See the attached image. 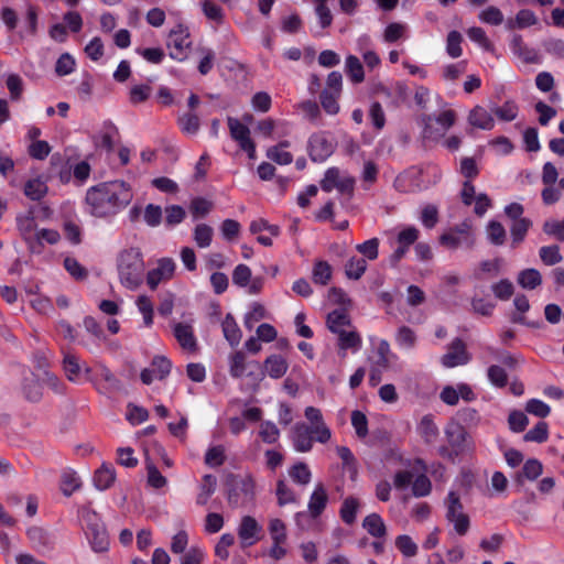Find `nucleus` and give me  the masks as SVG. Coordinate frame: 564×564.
<instances>
[{"instance_id": "obj_1", "label": "nucleus", "mask_w": 564, "mask_h": 564, "mask_svg": "<svg viewBox=\"0 0 564 564\" xmlns=\"http://www.w3.org/2000/svg\"><path fill=\"white\" fill-rule=\"evenodd\" d=\"M130 185L123 181L102 182L87 189L86 212L96 218L109 219L123 210L132 200Z\"/></svg>"}, {"instance_id": "obj_2", "label": "nucleus", "mask_w": 564, "mask_h": 564, "mask_svg": "<svg viewBox=\"0 0 564 564\" xmlns=\"http://www.w3.org/2000/svg\"><path fill=\"white\" fill-rule=\"evenodd\" d=\"M120 282L127 289L135 290L143 281L144 262L138 248L123 250L118 259Z\"/></svg>"}, {"instance_id": "obj_3", "label": "nucleus", "mask_w": 564, "mask_h": 564, "mask_svg": "<svg viewBox=\"0 0 564 564\" xmlns=\"http://www.w3.org/2000/svg\"><path fill=\"white\" fill-rule=\"evenodd\" d=\"M80 514L86 525V535L91 549L95 552H106L109 547V539L99 516L88 508H84Z\"/></svg>"}, {"instance_id": "obj_4", "label": "nucleus", "mask_w": 564, "mask_h": 564, "mask_svg": "<svg viewBox=\"0 0 564 564\" xmlns=\"http://www.w3.org/2000/svg\"><path fill=\"white\" fill-rule=\"evenodd\" d=\"M355 177L348 172L341 171L338 167H329L325 171L324 177L321 181V188L326 193L336 189L341 195L351 196L355 188Z\"/></svg>"}, {"instance_id": "obj_5", "label": "nucleus", "mask_w": 564, "mask_h": 564, "mask_svg": "<svg viewBox=\"0 0 564 564\" xmlns=\"http://www.w3.org/2000/svg\"><path fill=\"white\" fill-rule=\"evenodd\" d=\"M254 480L250 475H238L231 478L228 501L232 507L251 502L256 495Z\"/></svg>"}, {"instance_id": "obj_6", "label": "nucleus", "mask_w": 564, "mask_h": 564, "mask_svg": "<svg viewBox=\"0 0 564 564\" xmlns=\"http://www.w3.org/2000/svg\"><path fill=\"white\" fill-rule=\"evenodd\" d=\"M456 115L453 110H444L437 116H425L423 118V135L426 139L437 140L453 127Z\"/></svg>"}, {"instance_id": "obj_7", "label": "nucleus", "mask_w": 564, "mask_h": 564, "mask_svg": "<svg viewBox=\"0 0 564 564\" xmlns=\"http://www.w3.org/2000/svg\"><path fill=\"white\" fill-rule=\"evenodd\" d=\"M446 519L454 525V530L459 535H465L469 529V517L464 512L463 505L458 495L449 491L446 498Z\"/></svg>"}, {"instance_id": "obj_8", "label": "nucleus", "mask_w": 564, "mask_h": 564, "mask_svg": "<svg viewBox=\"0 0 564 564\" xmlns=\"http://www.w3.org/2000/svg\"><path fill=\"white\" fill-rule=\"evenodd\" d=\"M191 44L189 32L184 25L178 24L170 31L166 45L171 58L178 62L184 61L187 57Z\"/></svg>"}, {"instance_id": "obj_9", "label": "nucleus", "mask_w": 564, "mask_h": 564, "mask_svg": "<svg viewBox=\"0 0 564 564\" xmlns=\"http://www.w3.org/2000/svg\"><path fill=\"white\" fill-rule=\"evenodd\" d=\"M62 366L67 379L72 382H80L83 376L86 380H93V369L83 365L79 357L69 350L63 351Z\"/></svg>"}, {"instance_id": "obj_10", "label": "nucleus", "mask_w": 564, "mask_h": 564, "mask_svg": "<svg viewBox=\"0 0 564 564\" xmlns=\"http://www.w3.org/2000/svg\"><path fill=\"white\" fill-rule=\"evenodd\" d=\"M335 149L333 138L325 132L314 133L308 140V153L314 162H324Z\"/></svg>"}, {"instance_id": "obj_11", "label": "nucleus", "mask_w": 564, "mask_h": 564, "mask_svg": "<svg viewBox=\"0 0 564 564\" xmlns=\"http://www.w3.org/2000/svg\"><path fill=\"white\" fill-rule=\"evenodd\" d=\"M232 282L239 288H247L249 294H258L263 286L260 276L252 278L251 270L246 264H238L232 271Z\"/></svg>"}, {"instance_id": "obj_12", "label": "nucleus", "mask_w": 564, "mask_h": 564, "mask_svg": "<svg viewBox=\"0 0 564 564\" xmlns=\"http://www.w3.org/2000/svg\"><path fill=\"white\" fill-rule=\"evenodd\" d=\"M238 536L242 547L251 546L259 541L262 527L251 516H243L238 525Z\"/></svg>"}, {"instance_id": "obj_13", "label": "nucleus", "mask_w": 564, "mask_h": 564, "mask_svg": "<svg viewBox=\"0 0 564 564\" xmlns=\"http://www.w3.org/2000/svg\"><path fill=\"white\" fill-rule=\"evenodd\" d=\"M384 460L391 466L411 468L413 471H426V465L423 459L408 457L399 448H390L384 455Z\"/></svg>"}, {"instance_id": "obj_14", "label": "nucleus", "mask_w": 564, "mask_h": 564, "mask_svg": "<svg viewBox=\"0 0 564 564\" xmlns=\"http://www.w3.org/2000/svg\"><path fill=\"white\" fill-rule=\"evenodd\" d=\"M174 260L171 258H162L158 261L156 268L148 272L147 283L151 290H155L161 282L170 280L174 275Z\"/></svg>"}, {"instance_id": "obj_15", "label": "nucleus", "mask_w": 564, "mask_h": 564, "mask_svg": "<svg viewBox=\"0 0 564 564\" xmlns=\"http://www.w3.org/2000/svg\"><path fill=\"white\" fill-rule=\"evenodd\" d=\"M315 440L314 429L305 423H296L292 429L293 447L299 453L310 452Z\"/></svg>"}, {"instance_id": "obj_16", "label": "nucleus", "mask_w": 564, "mask_h": 564, "mask_svg": "<svg viewBox=\"0 0 564 564\" xmlns=\"http://www.w3.org/2000/svg\"><path fill=\"white\" fill-rule=\"evenodd\" d=\"M469 361V355L462 339L456 338L452 341L448 350L443 355L441 362L445 368H454L466 365Z\"/></svg>"}, {"instance_id": "obj_17", "label": "nucleus", "mask_w": 564, "mask_h": 564, "mask_svg": "<svg viewBox=\"0 0 564 564\" xmlns=\"http://www.w3.org/2000/svg\"><path fill=\"white\" fill-rule=\"evenodd\" d=\"M336 335L339 355L341 357H345L348 350H350L352 354H356L360 350L362 344L361 337L352 326Z\"/></svg>"}, {"instance_id": "obj_18", "label": "nucleus", "mask_w": 564, "mask_h": 564, "mask_svg": "<svg viewBox=\"0 0 564 564\" xmlns=\"http://www.w3.org/2000/svg\"><path fill=\"white\" fill-rule=\"evenodd\" d=\"M90 381L94 382L100 391L119 388V380L102 362H96L95 372L93 371V380Z\"/></svg>"}, {"instance_id": "obj_19", "label": "nucleus", "mask_w": 564, "mask_h": 564, "mask_svg": "<svg viewBox=\"0 0 564 564\" xmlns=\"http://www.w3.org/2000/svg\"><path fill=\"white\" fill-rule=\"evenodd\" d=\"M305 417L311 422L310 427L314 429L315 441L326 443L329 441L330 430L323 422L322 413L317 408L307 406L305 409Z\"/></svg>"}, {"instance_id": "obj_20", "label": "nucleus", "mask_w": 564, "mask_h": 564, "mask_svg": "<svg viewBox=\"0 0 564 564\" xmlns=\"http://www.w3.org/2000/svg\"><path fill=\"white\" fill-rule=\"evenodd\" d=\"M42 388L41 378L30 370L23 369L22 392L24 397L29 401L37 402L42 398Z\"/></svg>"}, {"instance_id": "obj_21", "label": "nucleus", "mask_w": 564, "mask_h": 564, "mask_svg": "<svg viewBox=\"0 0 564 564\" xmlns=\"http://www.w3.org/2000/svg\"><path fill=\"white\" fill-rule=\"evenodd\" d=\"M17 228L24 239V241L33 248L34 238L36 234V221L35 217L31 212L25 214H19L15 218Z\"/></svg>"}, {"instance_id": "obj_22", "label": "nucleus", "mask_w": 564, "mask_h": 564, "mask_svg": "<svg viewBox=\"0 0 564 564\" xmlns=\"http://www.w3.org/2000/svg\"><path fill=\"white\" fill-rule=\"evenodd\" d=\"M173 333L177 343L184 350L191 352L196 350L197 341L191 325L185 323H176L173 327Z\"/></svg>"}, {"instance_id": "obj_23", "label": "nucleus", "mask_w": 564, "mask_h": 564, "mask_svg": "<svg viewBox=\"0 0 564 564\" xmlns=\"http://www.w3.org/2000/svg\"><path fill=\"white\" fill-rule=\"evenodd\" d=\"M397 355L390 349V345L386 339H379L376 344V359L372 365L379 371H384L390 368L393 360H397Z\"/></svg>"}, {"instance_id": "obj_24", "label": "nucleus", "mask_w": 564, "mask_h": 564, "mask_svg": "<svg viewBox=\"0 0 564 564\" xmlns=\"http://www.w3.org/2000/svg\"><path fill=\"white\" fill-rule=\"evenodd\" d=\"M445 437L454 453L458 454L463 449L466 431L459 423L449 422L445 427Z\"/></svg>"}, {"instance_id": "obj_25", "label": "nucleus", "mask_w": 564, "mask_h": 564, "mask_svg": "<svg viewBox=\"0 0 564 564\" xmlns=\"http://www.w3.org/2000/svg\"><path fill=\"white\" fill-rule=\"evenodd\" d=\"M227 124L231 139L238 143L239 148H242L250 141H253L250 135V129L237 118L228 117Z\"/></svg>"}, {"instance_id": "obj_26", "label": "nucleus", "mask_w": 564, "mask_h": 564, "mask_svg": "<svg viewBox=\"0 0 564 564\" xmlns=\"http://www.w3.org/2000/svg\"><path fill=\"white\" fill-rule=\"evenodd\" d=\"M47 191L46 181L42 176L28 180L23 188L24 195L34 202L41 200L47 194Z\"/></svg>"}, {"instance_id": "obj_27", "label": "nucleus", "mask_w": 564, "mask_h": 564, "mask_svg": "<svg viewBox=\"0 0 564 564\" xmlns=\"http://www.w3.org/2000/svg\"><path fill=\"white\" fill-rule=\"evenodd\" d=\"M28 536L37 550H50L54 544L53 535L41 527H32L28 530Z\"/></svg>"}, {"instance_id": "obj_28", "label": "nucleus", "mask_w": 564, "mask_h": 564, "mask_svg": "<svg viewBox=\"0 0 564 564\" xmlns=\"http://www.w3.org/2000/svg\"><path fill=\"white\" fill-rule=\"evenodd\" d=\"M263 366L267 375L272 379L282 378L289 369L288 361L280 355L269 356Z\"/></svg>"}, {"instance_id": "obj_29", "label": "nucleus", "mask_w": 564, "mask_h": 564, "mask_svg": "<svg viewBox=\"0 0 564 564\" xmlns=\"http://www.w3.org/2000/svg\"><path fill=\"white\" fill-rule=\"evenodd\" d=\"M468 121L473 127L491 130L495 126V120L490 112L480 106H476L468 116Z\"/></svg>"}, {"instance_id": "obj_30", "label": "nucleus", "mask_w": 564, "mask_h": 564, "mask_svg": "<svg viewBox=\"0 0 564 564\" xmlns=\"http://www.w3.org/2000/svg\"><path fill=\"white\" fill-rule=\"evenodd\" d=\"M362 528L375 539H383L387 534V527L378 513L368 514L362 521Z\"/></svg>"}, {"instance_id": "obj_31", "label": "nucleus", "mask_w": 564, "mask_h": 564, "mask_svg": "<svg viewBox=\"0 0 564 564\" xmlns=\"http://www.w3.org/2000/svg\"><path fill=\"white\" fill-rule=\"evenodd\" d=\"M290 147L289 141H282L267 150V158L276 164L288 165L293 161V155L286 150Z\"/></svg>"}, {"instance_id": "obj_32", "label": "nucleus", "mask_w": 564, "mask_h": 564, "mask_svg": "<svg viewBox=\"0 0 564 564\" xmlns=\"http://www.w3.org/2000/svg\"><path fill=\"white\" fill-rule=\"evenodd\" d=\"M327 494L322 484H318L312 492L308 501V510L312 517H318L326 507Z\"/></svg>"}, {"instance_id": "obj_33", "label": "nucleus", "mask_w": 564, "mask_h": 564, "mask_svg": "<svg viewBox=\"0 0 564 564\" xmlns=\"http://www.w3.org/2000/svg\"><path fill=\"white\" fill-rule=\"evenodd\" d=\"M539 19L535 13L530 9H521L516 14L514 19L507 21V28L512 29H527L538 23Z\"/></svg>"}, {"instance_id": "obj_34", "label": "nucleus", "mask_w": 564, "mask_h": 564, "mask_svg": "<svg viewBox=\"0 0 564 564\" xmlns=\"http://www.w3.org/2000/svg\"><path fill=\"white\" fill-rule=\"evenodd\" d=\"M115 469L111 465L102 464L94 475V485L98 490L108 489L115 481Z\"/></svg>"}, {"instance_id": "obj_35", "label": "nucleus", "mask_w": 564, "mask_h": 564, "mask_svg": "<svg viewBox=\"0 0 564 564\" xmlns=\"http://www.w3.org/2000/svg\"><path fill=\"white\" fill-rule=\"evenodd\" d=\"M221 328L224 337L229 345L231 347L238 346L241 339V330L231 314L226 315L221 323Z\"/></svg>"}, {"instance_id": "obj_36", "label": "nucleus", "mask_w": 564, "mask_h": 564, "mask_svg": "<svg viewBox=\"0 0 564 564\" xmlns=\"http://www.w3.org/2000/svg\"><path fill=\"white\" fill-rule=\"evenodd\" d=\"M517 282L524 290H534L542 284V275L536 269H524L518 273Z\"/></svg>"}, {"instance_id": "obj_37", "label": "nucleus", "mask_w": 564, "mask_h": 564, "mask_svg": "<svg viewBox=\"0 0 564 564\" xmlns=\"http://www.w3.org/2000/svg\"><path fill=\"white\" fill-rule=\"evenodd\" d=\"M327 326L334 334H338L351 326L348 314L343 310H335L327 316Z\"/></svg>"}, {"instance_id": "obj_38", "label": "nucleus", "mask_w": 564, "mask_h": 564, "mask_svg": "<svg viewBox=\"0 0 564 564\" xmlns=\"http://www.w3.org/2000/svg\"><path fill=\"white\" fill-rule=\"evenodd\" d=\"M417 432L423 437V440L431 444L434 443L438 436V427L434 423L433 416L427 414L424 415L419 425H417Z\"/></svg>"}, {"instance_id": "obj_39", "label": "nucleus", "mask_w": 564, "mask_h": 564, "mask_svg": "<svg viewBox=\"0 0 564 564\" xmlns=\"http://www.w3.org/2000/svg\"><path fill=\"white\" fill-rule=\"evenodd\" d=\"M345 72L350 80L359 84L365 79L364 66L355 55H348L345 59Z\"/></svg>"}, {"instance_id": "obj_40", "label": "nucleus", "mask_w": 564, "mask_h": 564, "mask_svg": "<svg viewBox=\"0 0 564 564\" xmlns=\"http://www.w3.org/2000/svg\"><path fill=\"white\" fill-rule=\"evenodd\" d=\"M360 501L355 497H347L340 507V518L346 524H352L356 521Z\"/></svg>"}, {"instance_id": "obj_41", "label": "nucleus", "mask_w": 564, "mask_h": 564, "mask_svg": "<svg viewBox=\"0 0 564 564\" xmlns=\"http://www.w3.org/2000/svg\"><path fill=\"white\" fill-rule=\"evenodd\" d=\"M379 176V166L376 162L371 160H366L364 162L360 180L362 183V187L365 189H369L377 181Z\"/></svg>"}, {"instance_id": "obj_42", "label": "nucleus", "mask_w": 564, "mask_h": 564, "mask_svg": "<svg viewBox=\"0 0 564 564\" xmlns=\"http://www.w3.org/2000/svg\"><path fill=\"white\" fill-rule=\"evenodd\" d=\"M395 343L400 349L412 350L416 344V334L412 328L401 326L395 333Z\"/></svg>"}, {"instance_id": "obj_43", "label": "nucleus", "mask_w": 564, "mask_h": 564, "mask_svg": "<svg viewBox=\"0 0 564 564\" xmlns=\"http://www.w3.org/2000/svg\"><path fill=\"white\" fill-rule=\"evenodd\" d=\"M367 270V261L364 258L351 257L345 264V274L350 280H359Z\"/></svg>"}, {"instance_id": "obj_44", "label": "nucleus", "mask_w": 564, "mask_h": 564, "mask_svg": "<svg viewBox=\"0 0 564 564\" xmlns=\"http://www.w3.org/2000/svg\"><path fill=\"white\" fill-rule=\"evenodd\" d=\"M216 484H217V481L214 476H212V475L204 476L203 481L199 486V492L196 497L197 505L205 506L208 502L209 498L216 490Z\"/></svg>"}, {"instance_id": "obj_45", "label": "nucleus", "mask_w": 564, "mask_h": 564, "mask_svg": "<svg viewBox=\"0 0 564 564\" xmlns=\"http://www.w3.org/2000/svg\"><path fill=\"white\" fill-rule=\"evenodd\" d=\"M440 242L442 246L455 250L458 248H471L473 245L468 242L467 238H462L459 235H457L455 231L449 229L448 231L444 232L440 237Z\"/></svg>"}, {"instance_id": "obj_46", "label": "nucleus", "mask_w": 564, "mask_h": 564, "mask_svg": "<svg viewBox=\"0 0 564 564\" xmlns=\"http://www.w3.org/2000/svg\"><path fill=\"white\" fill-rule=\"evenodd\" d=\"M267 317V311L265 307L258 303L253 302L250 305L249 311L245 315L243 324L245 327L251 330L254 325L260 322L261 319H264Z\"/></svg>"}, {"instance_id": "obj_47", "label": "nucleus", "mask_w": 564, "mask_h": 564, "mask_svg": "<svg viewBox=\"0 0 564 564\" xmlns=\"http://www.w3.org/2000/svg\"><path fill=\"white\" fill-rule=\"evenodd\" d=\"M289 476L291 479L302 486L310 484L312 479V473L305 463L299 462L289 469Z\"/></svg>"}, {"instance_id": "obj_48", "label": "nucleus", "mask_w": 564, "mask_h": 564, "mask_svg": "<svg viewBox=\"0 0 564 564\" xmlns=\"http://www.w3.org/2000/svg\"><path fill=\"white\" fill-rule=\"evenodd\" d=\"M213 228L206 224H198L193 232L194 241L199 248H208L213 241Z\"/></svg>"}, {"instance_id": "obj_49", "label": "nucleus", "mask_w": 564, "mask_h": 564, "mask_svg": "<svg viewBox=\"0 0 564 564\" xmlns=\"http://www.w3.org/2000/svg\"><path fill=\"white\" fill-rule=\"evenodd\" d=\"M259 436L264 443L274 444L280 438V430L272 421H262L259 426Z\"/></svg>"}, {"instance_id": "obj_50", "label": "nucleus", "mask_w": 564, "mask_h": 564, "mask_svg": "<svg viewBox=\"0 0 564 564\" xmlns=\"http://www.w3.org/2000/svg\"><path fill=\"white\" fill-rule=\"evenodd\" d=\"M408 25L404 23L392 22L388 24L383 32V40L387 43H393L406 36Z\"/></svg>"}, {"instance_id": "obj_51", "label": "nucleus", "mask_w": 564, "mask_h": 564, "mask_svg": "<svg viewBox=\"0 0 564 564\" xmlns=\"http://www.w3.org/2000/svg\"><path fill=\"white\" fill-rule=\"evenodd\" d=\"M315 8V14L318 19V23L321 25L322 29H326L328 26H330L332 22H333V15H332V12L329 10V8L327 7V1L328 0H312Z\"/></svg>"}, {"instance_id": "obj_52", "label": "nucleus", "mask_w": 564, "mask_h": 564, "mask_svg": "<svg viewBox=\"0 0 564 564\" xmlns=\"http://www.w3.org/2000/svg\"><path fill=\"white\" fill-rule=\"evenodd\" d=\"M478 19L482 23L497 26L503 22V14L499 8L489 6L479 12Z\"/></svg>"}, {"instance_id": "obj_53", "label": "nucleus", "mask_w": 564, "mask_h": 564, "mask_svg": "<svg viewBox=\"0 0 564 564\" xmlns=\"http://www.w3.org/2000/svg\"><path fill=\"white\" fill-rule=\"evenodd\" d=\"M229 372L234 378H241L246 372V356L242 351H235L229 357Z\"/></svg>"}, {"instance_id": "obj_54", "label": "nucleus", "mask_w": 564, "mask_h": 564, "mask_svg": "<svg viewBox=\"0 0 564 564\" xmlns=\"http://www.w3.org/2000/svg\"><path fill=\"white\" fill-rule=\"evenodd\" d=\"M332 278V267L328 262L318 260L313 268V281L317 284L325 285Z\"/></svg>"}, {"instance_id": "obj_55", "label": "nucleus", "mask_w": 564, "mask_h": 564, "mask_svg": "<svg viewBox=\"0 0 564 564\" xmlns=\"http://www.w3.org/2000/svg\"><path fill=\"white\" fill-rule=\"evenodd\" d=\"M539 256L545 265H555L563 260L557 246H544L539 250Z\"/></svg>"}, {"instance_id": "obj_56", "label": "nucleus", "mask_w": 564, "mask_h": 564, "mask_svg": "<svg viewBox=\"0 0 564 564\" xmlns=\"http://www.w3.org/2000/svg\"><path fill=\"white\" fill-rule=\"evenodd\" d=\"M467 36L470 41L478 44L484 51H492L494 45L487 37L486 32L479 26H473L467 30Z\"/></svg>"}, {"instance_id": "obj_57", "label": "nucleus", "mask_w": 564, "mask_h": 564, "mask_svg": "<svg viewBox=\"0 0 564 564\" xmlns=\"http://www.w3.org/2000/svg\"><path fill=\"white\" fill-rule=\"evenodd\" d=\"M549 437V426L544 421H540L532 430L525 433L523 440L525 442L543 443Z\"/></svg>"}, {"instance_id": "obj_58", "label": "nucleus", "mask_w": 564, "mask_h": 564, "mask_svg": "<svg viewBox=\"0 0 564 564\" xmlns=\"http://www.w3.org/2000/svg\"><path fill=\"white\" fill-rule=\"evenodd\" d=\"M463 36L457 31H451L446 40V52L452 58H457L463 54Z\"/></svg>"}, {"instance_id": "obj_59", "label": "nucleus", "mask_w": 564, "mask_h": 564, "mask_svg": "<svg viewBox=\"0 0 564 564\" xmlns=\"http://www.w3.org/2000/svg\"><path fill=\"white\" fill-rule=\"evenodd\" d=\"M491 291L498 300L508 301L514 292V286L510 280L502 279L491 285Z\"/></svg>"}, {"instance_id": "obj_60", "label": "nucleus", "mask_w": 564, "mask_h": 564, "mask_svg": "<svg viewBox=\"0 0 564 564\" xmlns=\"http://www.w3.org/2000/svg\"><path fill=\"white\" fill-rule=\"evenodd\" d=\"M487 237L492 245L501 246L506 240V230L499 221L491 220L487 225Z\"/></svg>"}, {"instance_id": "obj_61", "label": "nucleus", "mask_w": 564, "mask_h": 564, "mask_svg": "<svg viewBox=\"0 0 564 564\" xmlns=\"http://www.w3.org/2000/svg\"><path fill=\"white\" fill-rule=\"evenodd\" d=\"M178 124L182 132L194 135L199 130V119L194 113H184L178 118Z\"/></svg>"}, {"instance_id": "obj_62", "label": "nucleus", "mask_w": 564, "mask_h": 564, "mask_svg": "<svg viewBox=\"0 0 564 564\" xmlns=\"http://www.w3.org/2000/svg\"><path fill=\"white\" fill-rule=\"evenodd\" d=\"M432 484L425 473L416 474L412 482V492L415 497H425L431 492Z\"/></svg>"}, {"instance_id": "obj_63", "label": "nucleus", "mask_w": 564, "mask_h": 564, "mask_svg": "<svg viewBox=\"0 0 564 564\" xmlns=\"http://www.w3.org/2000/svg\"><path fill=\"white\" fill-rule=\"evenodd\" d=\"M351 425L359 438H365L368 435V419L361 411L355 410L351 412Z\"/></svg>"}, {"instance_id": "obj_64", "label": "nucleus", "mask_w": 564, "mask_h": 564, "mask_svg": "<svg viewBox=\"0 0 564 564\" xmlns=\"http://www.w3.org/2000/svg\"><path fill=\"white\" fill-rule=\"evenodd\" d=\"M543 231L558 241H564V219H549L543 224Z\"/></svg>"}]
</instances>
